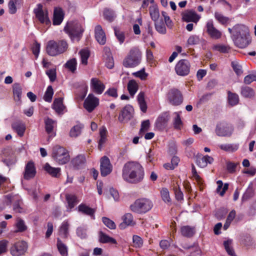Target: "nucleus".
<instances>
[{
  "label": "nucleus",
  "instance_id": "1",
  "mask_svg": "<svg viewBox=\"0 0 256 256\" xmlns=\"http://www.w3.org/2000/svg\"><path fill=\"white\" fill-rule=\"evenodd\" d=\"M144 176V169L138 162H127L123 167L122 176L126 182L132 184L138 183L142 180Z\"/></svg>",
  "mask_w": 256,
  "mask_h": 256
},
{
  "label": "nucleus",
  "instance_id": "2",
  "mask_svg": "<svg viewBox=\"0 0 256 256\" xmlns=\"http://www.w3.org/2000/svg\"><path fill=\"white\" fill-rule=\"evenodd\" d=\"M249 36V29L248 26L241 24L234 26L233 40L238 47L244 48L248 46L251 42Z\"/></svg>",
  "mask_w": 256,
  "mask_h": 256
},
{
  "label": "nucleus",
  "instance_id": "3",
  "mask_svg": "<svg viewBox=\"0 0 256 256\" xmlns=\"http://www.w3.org/2000/svg\"><path fill=\"white\" fill-rule=\"evenodd\" d=\"M64 32L68 34L71 40L78 42L82 36L84 28L82 24L76 22H70L66 24L64 28Z\"/></svg>",
  "mask_w": 256,
  "mask_h": 256
},
{
  "label": "nucleus",
  "instance_id": "4",
  "mask_svg": "<svg viewBox=\"0 0 256 256\" xmlns=\"http://www.w3.org/2000/svg\"><path fill=\"white\" fill-rule=\"evenodd\" d=\"M68 44L65 40H60L56 42L51 40L48 42L46 46V52L50 56H56L64 53L66 50Z\"/></svg>",
  "mask_w": 256,
  "mask_h": 256
},
{
  "label": "nucleus",
  "instance_id": "5",
  "mask_svg": "<svg viewBox=\"0 0 256 256\" xmlns=\"http://www.w3.org/2000/svg\"><path fill=\"white\" fill-rule=\"evenodd\" d=\"M152 206L153 203L151 200L147 198H140L136 200L130 208L134 212L144 214L150 211Z\"/></svg>",
  "mask_w": 256,
  "mask_h": 256
},
{
  "label": "nucleus",
  "instance_id": "6",
  "mask_svg": "<svg viewBox=\"0 0 256 256\" xmlns=\"http://www.w3.org/2000/svg\"><path fill=\"white\" fill-rule=\"evenodd\" d=\"M141 60L142 52L138 48H133L124 60L122 64L125 68H134L140 64Z\"/></svg>",
  "mask_w": 256,
  "mask_h": 256
},
{
  "label": "nucleus",
  "instance_id": "7",
  "mask_svg": "<svg viewBox=\"0 0 256 256\" xmlns=\"http://www.w3.org/2000/svg\"><path fill=\"white\" fill-rule=\"evenodd\" d=\"M52 157L60 164H66L70 159L68 151L64 148L58 145L53 148Z\"/></svg>",
  "mask_w": 256,
  "mask_h": 256
},
{
  "label": "nucleus",
  "instance_id": "8",
  "mask_svg": "<svg viewBox=\"0 0 256 256\" xmlns=\"http://www.w3.org/2000/svg\"><path fill=\"white\" fill-rule=\"evenodd\" d=\"M183 96L181 92L176 88L170 89L166 94V100L168 102L174 106L180 105L183 102Z\"/></svg>",
  "mask_w": 256,
  "mask_h": 256
},
{
  "label": "nucleus",
  "instance_id": "9",
  "mask_svg": "<svg viewBox=\"0 0 256 256\" xmlns=\"http://www.w3.org/2000/svg\"><path fill=\"white\" fill-rule=\"evenodd\" d=\"M190 63L188 60L182 59L176 64L174 70L177 75L186 76L190 74Z\"/></svg>",
  "mask_w": 256,
  "mask_h": 256
},
{
  "label": "nucleus",
  "instance_id": "10",
  "mask_svg": "<svg viewBox=\"0 0 256 256\" xmlns=\"http://www.w3.org/2000/svg\"><path fill=\"white\" fill-rule=\"evenodd\" d=\"M234 132L232 126L226 122H219L216 124L215 132L219 136H230Z\"/></svg>",
  "mask_w": 256,
  "mask_h": 256
},
{
  "label": "nucleus",
  "instance_id": "11",
  "mask_svg": "<svg viewBox=\"0 0 256 256\" xmlns=\"http://www.w3.org/2000/svg\"><path fill=\"white\" fill-rule=\"evenodd\" d=\"M134 108L130 104L126 105L120 112L118 120L122 123H127L134 116Z\"/></svg>",
  "mask_w": 256,
  "mask_h": 256
},
{
  "label": "nucleus",
  "instance_id": "12",
  "mask_svg": "<svg viewBox=\"0 0 256 256\" xmlns=\"http://www.w3.org/2000/svg\"><path fill=\"white\" fill-rule=\"evenodd\" d=\"M27 243L23 240L14 243L10 248V252L12 256H24L28 250Z\"/></svg>",
  "mask_w": 256,
  "mask_h": 256
},
{
  "label": "nucleus",
  "instance_id": "13",
  "mask_svg": "<svg viewBox=\"0 0 256 256\" xmlns=\"http://www.w3.org/2000/svg\"><path fill=\"white\" fill-rule=\"evenodd\" d=\"M34 12L36 17L40 23L45 24L46 25H49L50 24V21L48 16V12L47 10H43L42 6L41 4H38V8H35Z\"/></svg>",
  "mask_w": 256,
  "mask_h": 256
},
{
  "label": "nucleus",
  "instance_id": "14",
  "mask_svg": "<svg viewBox=\"0 0 256 256\" xmlns=\"http://www.w3.org/2000/svg\"><path fill=\"white\" fill-rule=\"evenodd\" d=\"M99 104V99L90 94L84 101V107L89 112H92Z\"/></svg>",
  "mask_w": 256,
  "mask_h": 256
},
{
  "label": "nucleus",
  "instance_id": "15",
  "mask_svg": "<svg viewBox=\"0 0 256 256\" xmlns=\"http://www.w3.org/2000/svg\"><path fill=\"white\" fill-rule=\"evenodd\" d=\"M112 170V166L109 158L106 156L102 157L100 160V170L102 176H107L110 174Z\"/></svg>",
  "mask_w": 256,
  "mask_h": 256
},
{
  "label": "nucleus",
  "instance_id": "16",
  "mask_svg": "<svg viewBox=\"0 0 256 256\" xmlns=\"http://www.w3.org/2000/svg\"><path fill=\"white\" fill-rule=\"evenodd\" d=\"M3 156L2 162L8 166L14 164L16 162V156L14 151L10 148L4 149Z\"/></svg>",
  "mask_w": 256,
  "mask_h": 256
},
{
  "label": "nucleus",
  "instance_id": "17",
  "mask_svg": "<svg viewBox=\"0 0 256 256\" xmlns=\"http://www.w3.org/2000/svg\"><path fill=\"white\" fill-rule=\"evenodd\" d=\"M36 173V168L32 161H29L26 165L23 173V178L25 180H30L34 178Z\"/></svg>",
  "mask_w": 256,
  "mask_h": 256
},
{
  "label": "nucleus",
  "instance_id": "18",
  "mask_svg": "<svg viewBox=\"0 0 256 256\" xmlns=\"http://www.w3.org/2000/svg\"><path fill=\"white\" fill-rule=\"evenodd\" d=\"M206 29V32L212 38L218 40L222 37V32L214 27L212 20L207 22Z\"/></svg>",
  "mask_w": 256,
  "mask_h": 256
},
{
  "label": "nucleus",
  "instance_id": "19",
  "mask_svg": "<svg viewBox=\"0 0 256 256\" xmlns=\"http://www.w3.org/2000/svg\"><path fill=\"white\" fill-rule=\"evenodd\" d=\"M90 88L94 93L100 94L104 92L106 86L98 78H92L90 80Z\"/></svg>",
  "mask_w": 256,
  "mask_h": 256
},
{
  "label": "nucleus",
  "instance_id": "20",
  "mask_svg": "<svg viewBox=\"0 0 256 256\" xmlns=\"http://www.w3.org/2000/svg\"><path fill=\"white\" fill-rule=\"evenodd\" d=\"M64 14L62 9L60 7H56L54 10L52 23L54 26L61 24L64 18Z\"/></svg>",
  "mask_w": 256,
  "mask_h": 256
},
{
  "label": "nucleus",
  "instance_id": "21",
  "mask_svg": "<svg viewBox=\"0 0 256 256\" xmlns=\"http://www.w3.org/2000/svg\"><path fill=\"white\" fill-rule=\"evenodd\" d=\"M78 211L82 214L90 216L92 220L95 219L96 209L92 208L86 204L82 203L78 206Z\"/></svg>",
  "mask_w": 256,
  "mask_h": 256
},
{
  "label": "nucleus",
  "instance_id": "22",
  "mask_svg": "<svg viewBox=\"0 0 256 256\" xmlns=\"http://www.w3.org/2000/svg\"><path fill=\"white\" fill-rule=\"evenodd\" d=\"M95 38L97 42L101 45L106 42V36L101 26L97 25L94 29Z\"/></svg>",
  "mask_w": 256,
  "mask_h": 256
},
{
  "label": "nucleus",
  "instance_id": "23",
  "mask_svg": "<svg viewBox=\"0 0 256 256\" xmlns=\"http://www.w3.org/2000/svg\"><path fill=\"white\" fill-rule=\"evenodd\" d=\"M182 19L184 22L196 23L198 21L200 17L194 12L190 10L182 14Z\"/></svg>",
  "mask_w": 256,
  "mask_h": 256
},
{
  "label": "nucleus",
  "instance_id": "24",
  "mask_svg": "<svg viewBox=\"0 0 256 256\" xmlns=\"http://www.w3.org/2000/svg\"><path fill=\"white\" fill-rule=\"evenodd\" d=\"M122 220L123 222L119 226L120 229H124L127 226H133L135 224V222H134L132 215L130 213L126 214L122 217Z\"/></svg>",
  "mask_w": 256,
  "mask_h": 256
},
{
  "label": "nucleus",
  "instance_id": "25",
  "mask_svg": "<svg viewBox=\"0 0 256 256\" xmlns=\"http://www.w3.org/2000/svg\"><path fill=\"white\" fill-rule=\"evenodd\" d=\"M44 170L52 177L58 178L61 174L60 168L52 167L48 163H46L45 164L44 166Z\"/></svg>",
  "mask_w": 256,
  "mask_h": 256
},
{
  "label": "nucleus",
  "instance_id": "26",
  "mask_svg": "<svg viewBox=\"0 0 256 256\" xmlns=\"http://www.w3.org/2000/svg\"><path fill=\"white\" fill-rule=\"evenodd\" d=\"M52 108L56 113L62 114L64 109L66 108L63 104V98H55L52 104Z\"/></svg>",
  "mask_w": 256,
  "mask_h": 256
},
{
  "label": "nucleus",
  "instance_id": "27",
  "mask_svg": "<svg viewBox=\"0 0 256 256\" xmlns=\"http://www.w3.org/2000/svg\"><path fill=\"white\" fill-rule=\"evenodd\" d=\"M180 232L182 236L190 238L192 237L196 233V228L194 226H184L180 228Z\"/></svg>",
  "mask_w": 256,
  "mask_h": 256
},
{
  "label": "nucleus",
  "instance_id": "28",
  "mask_svg": "<svg viewBox=\"0 0 256 256\" xmlns=\"http://www.w3.org/2000/svg\"><path fill=\"white\" fill-rule=\"evenodd\" d=\"M54 124L55 121L52 118H48L45 120V129L47 134H49V138L56 136V134L53 132Z\"/></svg>",
  "mask_w": 256,
  "mask_h": 256
},
{
  "label": "nucleus",
  "instance_id": "29",
  "mask_svg": "<svg viewBox=\"0 0 256 256\" xmlns=\"http://www.w3.org/2000/svg\"><path fill=\"white\" fill-rule=\"evenodd\" d=\"M86 161L84 156L80 154L72 160L71 164L74 168L79 169L85 164Z\"/></svg>",
  "mask_w": 256,
  "mask_h": 256
},
{
  "label": "nucleus",
  "instance_id": "30",
  "mask_svg": "<svg viewBox=\"0 0 256 256\" xmlns=\"http://www.w3.org/2000/svg\"><path fill=\"white\" fill-rule=\"evenodd\" d=\"M70 224L68 220L64 221L58 230V234L63 238H67L68 235Z\"/></svg>",
  "mask_w": 256,
  "mask_h": 256
},
{
  "label": "nucleus",
  "instance_id": "31",
  "mask_svg": "<svg viewBox=\"0 0 256 256\" xmlns=\"http://www.w3.org/2000/svg\"><path fill=\"white\" fill-rule=\"evenodd\" d=\"M66 200L68 203L67 211L70 212L78 203L77 196L74 194H66Z\"/></svg>",
  "mask_w": 256,
  "mask_h": 256
},
{
  "label": "nucleus",
  "instance_id": "32",
  "mask_svg": "<svg viewBox=\"0 0 256 256\" xmlns=\"http://www.w3.org/2000/svg\"><path fill=\"white\" fill-rule=\"evenodd\" d=\"M12 129L20 137L22 136L26 130L25 124L20 122H16L12 125Z\"/></svg>",
  "mask_w": 256,
  "mask_h": 256
},
{
  "label": "nucleus",
  "instance_id": "33",
  "mask_svg": "<svg viewBox=\"0 0 256 256\" xmlns=\"http://www.w3.org/2000/svg\"><path fill=\"white\" fill-rule=\"evenodd\" d=\"M240 94L245 98H252L255 96L254 90L248 86H242L241 87Z\"/></svg>",
  "mask_w": 256,
  "mask_h": 256
},
{
  "label": "nucleus",
  "instance_id": "34",
  "mask_svg": "<svg viewBox=\"0 0 256 256\" xmlns=\"http://www.w3.org/2000/svg\"><path fill=\"white\" fill-rule=\"evenodd\" d=\"M12 92L16 101L20 102L22 98V88L19 83L16 82L12 85Z\"/></svg>",
  "mask_w": 256,
  "mask_h": 256
},
{
  "label": "nucleus",
  "instance_id": "35",
  "mask_svg": "<svg viewBox=\"0 0 256 256\" xmlns=\"http://www.w3.org/2000/svg\"><path fill=\"white\" fill-rule=\"evenodd\" d=\"M22 4V0H10L8 3L9 13L12 14H15L17 12V6Z\"/></svg>",
  "mask_w": 256,
  "mask_h": 256
},
{
  "label": "nucleus",
  "instance_id": "36",
  "mask_svg": "<svg viewBox=\"0 0 256 256\" xmlns=\"http://www.w3.org/2000/svg\"><path fill=\"white\" fill-rule=\"evenodd\" d=\"M56 246L62 256H68V246L58 238H56Z\"/></svg>",
  "mask_w": 256,
  "mask_h": 256
},
{
  "label": "nucleus",
  "instance_id": "37",
  "mask_svg": "<svg viewBox=\"0 0 256 256\" xmlns=\"http://www.w3.org/2000/svg\"><path fill=\"white\" fill-rule=\"evenodd\" d=\"M228 102L230 106H234L239 102V97L238 94L230 91H228Z\"/></svg>",
  "mask_w": 256,
  "mask_h": 256
},
{
  "label": "nucleus",
  "instance_id": "38",
  "mask_svg": "<svg viewBox=\"0 0 256 256\" xmlns=\"http://www.w3.org/2000/svg\"><path fill=\"white\" fill-rule=\"evenodd\" d=\"M99 241L102 244H107V243H110L112 244H116L117 242L116 240L108 236V235L106 234L104 232L100 231L99 232Z\"/></svg>",
  "mask_w": 256,
  "mask_h": 256
},
{
  "label": "nucleus",
  "instance_id": "39",
  "mask_svg": "<svg viewBox=\"0 0 256 256\" xmlns=\"http://www.w3.org/2000/svg\"><path fill=\"white\" fill-rule=\"evenodd\" d=\"M144 96L145 94L144 92H140L137 96V100L140 109L143 112H146L147 110V105Z\"/></svg>",
  "mask_w": 256,
  "mask_h": 256
},
{
  "label": "nucleus",
  "instance_id": "40",
  "mask_svg": "<svg viewBox=\"0 0 256 256\" xmlns=\"http://www.w3.org/2000/svg\"><path fill=\"white\" fill-rule=\"evenodd\" d=\"M130 94L134 96L138 89V85L134 80H130L127 86Z\"/></svg>",
  "mask_w": 256,
  "mask_h": 256
},
{
  "label": "nucleus",
  "instance_id": "41",
  "mask_svg": "<svg viewBox=\"0 0 256 256\" xmlns=\"http://www.w3.org/2000/svg\"><path fill=\"white\" fill-rule=\"evenodd\" d=\"M168 119L164 116H159L155 123L156 128L158 130H162L166 126Z\"/></svg>",
  "mask_w": 256,
  "mask_h": 256
},
{
  "label": "nucleus",
  "instance_id": "42",
  "mask_svg": "<svg viewBox=\"0 0 256 256\" xmlns=\"http://www.w3.org/2000/svg\"><path fill=\"white\" fill-rule=\"evenodd\" d=\"M238 144H222L219 146V148L226 152H234L238 148Z\"/></svg>",
  "mask_w": 256,
  "mask_h": 256
},
{
  "label": "nucleus",
  "instance_id": "43",
  "mask_svg": "<svg viewBox=\"0 0 256 256\" xmlns=\"http://www.w3.org/2000/svg\"><path fill=\"white\" fill-rule=\"evenodd\" d=\"M174 114L176 116L173 120L174 128L176 130H180L183 127L184 124L181 120L180 112H175Z\"/></svg>",
  "mask_w": 256,
  "mask_h": 256
},
{
  "label": "nucleus",
  "instance_id": "44",
  "mask_svg": "<svg viewBox=\"0 0 256 256\" xmlns=\"http://www.w3.org/2000/svg\"><path fill=\"white\" fill-rule=\"evenodd\" d=\"M84 128V125L82 124H78L74 126L70 130V136L71 137L76 138L78 136L82 131V129Z\"/></svg>",
  "mask_w": 256,
  "mask_h": 256
},
{
  "label": "nucleus",
  "instance_id": "45",
  "mask_svg": "<svg viewBox=\"0 0 256 256\" xmlns=\"http://www.w3.org/2000/svg\"><path fill=\"white\" fill-rule=\"evenodd\" d=\"M16 232H22L28 229V226L26 224L24 221L20 218H18L16 223Z\"/></svg>",
  "mask_w": 256,
  "mask_h": 256
},
{
  "label": "nucleus",
  "instance_id": "46",
  "mask_svg": "<svg viewBox=\"0 0 256 256\" xmlns=\"http://www.w3.org/2000/svg\"><path fill=\"white\" fill-rule=\"evenodd\" d=\"M173 190L174 191L176 198L178 200H184V194L180 188V185L178 182L174 184Z\"/></svg>",
  "mask_w": 256,
  "mask_h": 256
},
{
  "label": "nucleus",
  "instance_id": "47",
  "mask_svg": "<svg viewBox=\"0 0 256 256\" xmlns=\"http://www.w3.org/2000/svg\"><path fill=\"white\" fill-rule=\"evenodd\" d=\"M104 18L109 22L114 21L116 16L114 11L108 8H104Z\"/></svg>",
  "mask_w": 256,
  "mask_h": 256
},
{
  "label": "nucleus",
  "instance_id": "48",
  "mask_svg": "<svg viewBox=\"0 0 256 256\" xmlns=\"http://www.w3.org/2000/svg\"><path fill=\"white\" fill-rule=\"evenodd\" d=\"M240 164V163L234 162L230 161H228L226 162V168L228 172L230 174H234L236 171L238 166Z\"/></svg>",
  "mask_w": 256,
  "mask_h": 256
},
{
  "label": "nucleus",
  "instance_id": "49",
  "mask_svg": "<svg viewBox=\"0 0 256 256\" xmlns=\"http://www.w3.org/2000/svg\"><path fill=\"white\" fill-rule=\"evenodd\" d=\"M76 60L75 58L68 60L64 64L66 68H68L71 72H74L76 68Z\"/></svg>",
  "mask_w": 256,
  "mask_h": 256
},
{
  "label": "nucleus",
  "instance_id": "50",
  "mask_svg": "<svg viewBox=\"0 0 256 256\" xmlns=\"http://www.w3.org/2000/svg\"><path fill=\"white\" fill-rule=\"evenodd\" d=\"M80 56L81 62L84 65L88 64V60L90 56V52L88 50L82 49L79 52Z\"/></svg>",
  "mask_w": 256,
  "mask_h": 256
},
{
  "label": "nucleus",
  "instance_id": "51",
  "mask_svg": "<svg viewBox=\"0 0 256 256\" xmlns=\"http://www.w3.org/2000/svg\"><path fill=\"white\" fill-rule=\"evenodd\" d=\"M54 94V90L52 86H49L46 88L44 96V100L46 102H50L52 100V96Z\"/></svg>",
  "mask_w": 256,
  "mask_h": 256
},
{
  "label": "nucleus",
  "instance_id": "52",
  "mask_svg": "<svg viewBox=\"0 0 256 256\" xmlns=\"http://www.w3.org/2000/svg\"><path fill=\"white\" fill-rule=\"evenodd\" d=\"M232 243V240H228L224 242V248L228 254L231 256H236L235 254L234 250L232 247L230 246V245Z\"/></svg>",
  "mask_w": 256,
  "mask_h": 256
},
{
  "label": "nucleus",
  "instance_id": "53",
  "mask_svg": "<svg viewBox=\"0 0 256 256\" xmlns=\"http://www.w3.org/2000/svg\"><path fill=\"white\" fill-rule=\"evenodd\" d=\"M155 28L156 31L160 34H165L166 32L165 24L162 20L155 23Z\"/></svg>",
  "mask_w": 256,
  "mask_h": 256
},
{
  "label": "nucleus",
  "instance_id": "54",
  "mask_svg": "<svg viewBox=\"0 0 256 256\" xmlns=\"http://www.w3.org/2000/svg\"><path fill=\"white\" fill-rule=\"evenodd\" d=\"M201 42V39L196 35L190 36L187 40L188 46H193L198 44Z\"/></svg>",
  "mask_w": 256,
  "mask_h": 256
},
{
  "label": "nucleus",
  "instance_id": "55",
  "mask_svg": "<svg viewBox=\"0 0 256 256\" xmlns=\"http://www.w3.org/2000/svg\"><path fill=\"white\" fill-rule=\"evenodd\" d=\"M149 10L151 18L154 22L157 21L160 16L158 9L155 6H150Z\"/></svg>",
  "mask_w": 256,
  "mask_h": 256
},
{
  "label": "nucleus",
  "instance_id": "56",
  "mask_svg": "<svg viewBox=\"0 0 256 256\" xmlns=\"http://www.w3.org/2000/svg\"><path fill=\"white\" fill-rule=\"evenodd\" d=\"M160 194L162 200L165 202H168L170 201V194L167 188H163L160 190Z\"/></svg>",
  "mask_w": 256,
  "mask_h": 256
},
{
  "label": "nucleus",
  "instance_id": "57",
  "mask_svg": "<svg viewBox=\"0 0 256 256\" xmlns=\"http://www.w3.org/2000/svg\"><path fill=\"white\" fill-rule=\"evenodd\" d=\"M214 16L216 20L222 24H226L229 21V18L224 16L221 14L216 12L214 14Z\"/></svg>",
  "mask_w": 256,
  "mask_h": 256
},
{
  "label": "nucleus",
  "instance_id": "58",
  "mask_svg": "<svg viewBox=\"0 0 256 256\" xmlns=\"http://www.w3.org/2000/svg\"><path fill=\"white\" fill-rule=\"evenodd\" d=\"M46 74L48 76L50 82H54L56 78V68L49 69L46 72Z\"/></svg>",
  "mask_w": 256,
  "mask_h": 256
},
{
  "label": "nucleus",
  "instance_id": "59",
  "mask_svg": "<svg viewBox=\"0 0 256 256\" xmlns=\"http://www.w3.org/2000/svg\"><path fill=\"white\" fill-rule=\"evenodd\" d=\"M114 34L120 44H122L125 40L124 32L119 29L114 28Z\"/></svg>",
  "mask_w": 256,
  "mask_h": 256
},
{
  "label": "nucleus",
  "instance_id": "60",
  "mask_svg": "<svg viewBox=\"0 0 256 256\" xmlns=\"http://www.w3.org/2000/svg\"><path fill=\"white\" fill-rule=\"evenodd\" d=\"M102 221L103 223L109 228L114 230L116 228L115 223L106 217H103L102 218Z\"/></svg>",
  "mask_w": 256,
  "mask_h": 256
},
{
  "label": "nucleus",
  "instance_id": "61",
  "mask_svg": "<svg viewBox=\"0 0 256 256\" xmlns=\"http://www.w3.org/2000/svg\"><path fill=\"white\" fill-rule=\"evenodd\" d=\"M104 95H108L116 98L118 97V90L114 87L110 88L104 93Z\"/></svg>",
  "mask_w": 256,
  "mask_h": 256
},
{
  "label": "nucleus",
  "instance_id": "62",
  "mask_svg": "<svg viewBox=\"0 0 256 256\" xmlns=\"http://www.w3.org/2000/svg\"><path fill=\"white\" fill-rule=\"evenodd\" d=\"M231 66L234 72L238 76H240L242 74L243 71L242 70V67L238 63L232 62Z\"/></svg>",
  "mask_w": 256,
  "mask_h": 256
},
{
  "label": "nucleus",
  "instance_id": "63",
  "mask_svg": "<svg viewBox=\"0 0 256 256\" xmlns=\"http://www.w3.org/2000/svg\"><path fill=\"white\" fill-rule=\"evenodd\" d=\"M132 242L134 243V246L135 248H140L142 246L143 244L142 238L137 235L133 236Z\"/></svg>",
  "mask_w": 256,
  "mask_h": 256
},
{
  "label": "nucleus",
  "instance_id": "64",
  "mask_svg": "<svg viewBox=\"0 0 256 256\" xmlns=\"http://www.w3.org/2000/svg\"><path fill=\"white\" fill-rule=\"evenodd\" d=\"M133 75L137 78H139L141 80H146L148 77V74L145 72L143 68L139 71L133 73Z\"/></svg>",
  "mask_w": 256,
  "mask_h": 256
}]
</instances>
